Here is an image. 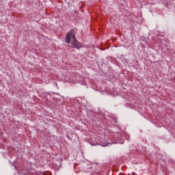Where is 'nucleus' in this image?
I'll use <instances>...</instances> for the list:
<instances>
[{
	"label": "nucleus",
	"mask_w": 175,
	"mask_h": 175,
	"mask_svg": "<svg viewBox=\"0 0 175 175\" xmlns=\"http://www.w3.org/2000/svg\"><path fill=\"white\" fill-rule=\"evenodd\" d=\"M70 40L72 42V47L74 49H81V44L77 42V40H76V36L75 35V33H73L72 31H70L69 33H67V36L66 37V43H70Z\"/></svg>",
	"instance_id": "nucleus-1"
},
{
	"label": "nucleus",
	"mask_w": 175,
	"mask_h": 175,
	"mask_svg": "<svg viewBox=\"0 0 175 175\" xmlns=\"http://www.w3.org/2000/svg\"><path fill=\"white\" fill-rule=\"evenodd\" d=\"M121 143V144H122L124 142H120Z\"/></svg>",
	"instance_id": "nucleus-2"
}]
</instances>
